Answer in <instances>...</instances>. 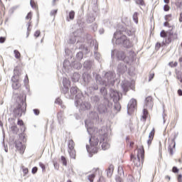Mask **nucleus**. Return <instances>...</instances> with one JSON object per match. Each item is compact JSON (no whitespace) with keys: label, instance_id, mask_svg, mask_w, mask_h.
Masks as SVG:
<instances>
[{"label":"nucleus","instance_id":"nucleus-1","mask_svg":"<svg viewBox=\"0 0 182 182\" xmlns=\"http://www.w3.org/2000/svg\"><path fill=\"white\" fill-rule=\"evenodd\" d=\"M95 80L97 83L101 85L102 86H109V85H114L116 82V73L113 71H109L105 73L104 78L102 79V77L99 75H95Z\"/></svg>","mask_w":182,"mask_h":182},{"label":"nucleus","instance_id":"nucleus-2","mask_svg":"<svg viewBox=\"0 0 182 182\" xmlns=\"http://www.w3.org/2000/svg\"><path fill=\"white\" fill-rule=\"evenodd\" d=\"M85 97L82 93H78L75 95V106H76L80 112V113H82V112H87V110H90L92 109V104L89 101H83Z\"/></svg>","mask_w":182,"mask_h":182},{"label":"nucleus","instance_id":"nucleus-3","mask_svg":"<svg viewBox=\"0 0 182 182\" xmlns=\"http://www.w3.org/2000/svg\"><path fill=\"white\" fill-rule=\"evenodd\" d=\"M16 103L18 107L14 109V113L16 117H21L26 110V104H25V98L23 95L17 97Z\"/></svg>","mask_w":182,"mask_h":182},{"label":"nucleus","instance_id":"nucleus-4","mask_svg":"<svg viewBox=\"0 0 182 182\" xmlns=\"http://www.w3.org/2000/svg\"><path fill=\"white\" fill-rule=\"evenodd\" d=\"M117 35H120V32L117 31L114 33L112 42H114L115 41V43L117 45H122V46H124V48H127V49L133 46V43H131L130 40L127 39L126 36H121L120 37H117Z\"/></svg>","mask_w":182,"mask_h":182},{"label":"nucleus","instance_id":"nucleus-5","mask_svg":"<svg viewBox=\"0 0 182 182\" xmlns=\"http://www.w3.org/2000/svg\"><path fill=\"white\" fill-rule=\"evenodd\" d=\"M131 161H133L134 166L136 167H141V164H143V161H144V149H138L136 157L131 155Z\"/></svg>","mask_w":182,"mask_h":182},{"label":"nucleus","instance_id":"nucleus-6","mask_svg":"<svg viewBox=\"0 0 182 182\" xmlns=\"http://www.w3.org/2000/svg\"><path fill=\"white\" fill-rule=\"evenodd\" d=\"M90 147L89 145L86 146L87 151L91 154H96L97 153V145L99 144V138L96 136H92L89 139Z\"/></svg>","mask_w":182,"mask_h":182},{"label":"nucleus","instance_id":"nucleus-7","mask_svg":"<svg viewBox=\"0 0 182 182\" xmlns=\"http://www.w3.org/2000/svg\"><path fill=\"white\" fill-rule=\"evenodd\" d=\"M109 95H110L111 99H112L114 103V109L117 110V112H120V109H122V106H120V103L119 102V101L120 100V95H119V92L113 89H111L109 91Z\"/></svg>","mask_w":182,"mask_h":182},{"label":"nucleus","instance_id":"nucleus-8","mask_svg":"<svg viewBox=\"0 0 182 182\" xmlns=\"http://www.w3.org/2000/svg\"><path fill=\"white\" fill-rule=\"evenodd\" d=\"M117 57V60H122V62H129L127 57L126 56V52L122 50H113L111 52L112 59H114Z\"/></svg>","mask_w":182,"mask_h":182},{"label":"nucleus","instance_id":"nucleus-9","mask_svg":"<svg viewBox=\"0 0 182 182\" xmlns=\"http://www.w3.org/2000/svg\"><path fill=\"white\" fill-rule=\"evenodd\" d=\"M100 144L101 145L102 150H107V149L110 148L107 134L105 133L104 134L100 135Z\"/></svg>","mask_w":182,"mask_h":182},{"label":"nucleus","instance_id":"nucleus-10","mask_svg":"<svg viewBox=\"0 0 182 182\" xmlns=\"http://www.w3.org/2000/svg\"><path fill=\"white\" fill-rule=\"evenodd\" d=\"M68 151L71 159H76V151H75V142L70 139L68 141Z\"/></svg>","mask_w":182,"mask_h":182},{"label":"nucleus","instance_id":"nucleus-11","mask_svg":"<svg viewBox=\"0 0 182 182\" xmlns=\"http://www.w3.org/2000/svg\"><path fill=\"white\" fill-rule=\"evenodd\" d=\"M177 39V33H173V31H167V38H165V41H163V45H168L171 43L172 41Z\"/></svg>","mask_w":182,"mask_h":182},{"label":"nucleus","instance_id":"nucleus-12","mask_svg":"<svg viewBox=\"0 0 182 182\" xmlns=\"http://www.w3.org/2000/svg\"><path fill=\"white\" fill-rule=\"evenodd\" d=\"M68 91H64V95L65 96V97H67V99H73L75 95H77L78 93L80 92H77V87H72L70 88V95L69 94V92H68Z\"/></svg>","mask_w":182,"mask_h":182},{"label":"nucleus","instance_id":"nucleus-13","mask_svg":"<svg viewBox=\"0 0 182 182\" xmlns=\"http://www.w3.org/2000/svg\"><path fill=\"white\" fill-rule=\"evenodd\" d=\"M137 105V102L135 99H132L127 105V113L130 114V113L134 112V109H136V106Z\"/></svg>","mask_w":182,"mask_h":182},{"label":"nucleus","instance_id":"nucleus-14","mask_svg":"<svg viewBox=\"0 0 182 182\" xmlns=\"http://www.w3.org/2000/svg\"><path fill=\"white\" fill-rule=\"evenodd\" d=\"M80 36H82V35H79V33H77V31H75L74 33H73L71 37L69 39V43L73 44L76 42V41H77V45H78L79 38H80Z\"/></svg>","mask_w":182,"mask_h":182},{"label":"nucleus","instance_id":"nucleus-15","mask_svg":"<svg viewBox=\"0 0 182 182\" xmlns=\"http://www.w3.org/2000/svg\"><path fill=\"white\" fill-rule=\"evenodd\" d=\"M121 86L124 93H127V92H129V89H130L132 86V83L127 80H124L122 82Z\"/></svg>","mask_w":182,"mask_h":182},{"label":"nucleus","instance_id":"nucleus-16","mask_svg":"<svg viewBox=\"0 0 182 182\" xmlns=\"http://www.w3.org/2000/svg\"><path fill=\"white\" fill-rule=\"evenodd\" d=\"M15 146L16 150H18L21 154H23V151H25V146L22 144V142L19 140L15 141Z\"/></svg>","mask_w":182,"mask_h":182},{"label":"nucleus","instance_id":"nucleus-17","mask_svg":"<svg viewBox=\"0 0 182 182\" xmlns=\"http://www.w3.org/2000/svg\"><path fill=\"white\" fill-rule=\"evenodd\" d=\"M97 82H95L94 80H92L90 82L88 90L91 92H95V90H99V85H97Z\"/></svg>","mask_w":182,"mask_h":182},{"label":"nucleus","instance_id":"nucleus-18","mask_svg":"<svg viewBox=\"0 0 182 182\" xmlns=\"http://www.w3.org/2000/svg\"><path fill=\"white\" fill-rule=\"evenodd\" d=\"M63 85L64 88L63 92H69V87L70 86V81L66 77L63 78Z\"/></svg>","mask_w":182,"mask_h":182},{"label":"nucleus","instance_id":"nucleus-19","mask_svg":"<svg viewBox=\"0 0 182 182\" xmlns=\"http://www.w3.org/2000/svg\"><path fill=\"white\" fill-rule=\"evenodd\" d=\"M153 105H154L153 97H151L150 96L147 97L145 99V106H146V109H152Z\"/></svg>","mask_w":182,"mask_h":182},{"label":"nucleus","instance_id":"nucleus-20","mask_svg":"<svg viewBox=\"0 0 182 182\" xmlns=\"http://www.w3.org/2000/svg\"><path fill=\"white\" fill-rule=\"evenodd\" d=\"M63 70L68 73L72 71V65H70V62L68 60H65L63 63Z\"/></svg>","mask_w":182,"mask_h":182},{"label":"nucleus","instance_id":"nucleus-21","mask_svg":"<svg viewBox=\"0 0 182 182\" xmlns=\"http://www.w3.org/2000/svg\"><path fill=\"white\" fill-rule=\"evenodd\" d=\"M97 110L100 114H105L107 113V107L104 104H100L98 105Z\"/></svg>","mask_w":182,"mask_h":182},{"label":"nucleus","instance_id":"nucleus-22","mask_svg":"<svg viewBox=\"0 0 182 182\" xmlns=\"http://www.w3.org/2000/svg\"><path fill=\"white\" fill-rule=\"evenodd\" d=\"M79 29H77L75 32H77L79 35H82L83 33V28H85V23L82 21V20H78L77 22Z\"/></svg>","mask_w":182,"mask_h":182},{"label":"nucleus","instance_id":"nucleus-23","mask_svg":"<svg viewBox=\"0 0 182 182\" xmlns=\"http://www.w3.org/2000/svg\"><path fill=\"white\" fill-rule=\"evenodd\" d=\"M98 48H99V46L95 43V52H94L95 58L96 60H97L98 62H102V55H100V53L97 52Z\"/></svg>","mask_w":182,"mask_h":182},{"label":"nucleus","instance_id":"nucleus-24","mask_svg":"<svg viewBox=\"0 0 182 182\" xmlns=\"http://www.w3.org/2000/svg\"><path fill=\"white\" fill-rule=\"evenodd\" d=\"M117 70L119 73H124L127 70V67L124 63H120L117 66Z\"/></svg>","mask_w":182,"mask_h":182},{"label":"nucleus","instance_id":"nucleus-25","mask_svg":"<svg viewBox=\"0 0 182 182\" xmlns=\"http://www.w3.org/2000/svg\"><path fill=\"white\" fill-rule=\"evenodd\" d=\"M11 81L13 82L12 83V87L15 90L17 89H19L21 87V84L19 83V80H16L14 77H11Z\"/></svg>","mask_w":182,"mask_h":182},{"label":"nucleus","instance_id":"nucleus-26","mask_svg":"<svg viewBox=\"0 0 182 182\" xmlns=\"http://www.w3.org/2000/svg\"><path fill=\"white\" fill-rule=\"evenodd\" d=\"M83 67L87 70H90V69H92V68H93V61L92 60L85 61L83 64Z\"/></svg>","mask_w":182,"mask_h":182},{"label":"nucleus","instance_id":"nucleus-27","mask_svg":"<svg viewBox=\"0 0 182 182\" xmlns=\"http://www.w3.org/2000/svg\"><path fill=\"white\" fill-rule=\"evenodd\" d=\"M89 118L91 119L92 120H99V114L96 112L92 111L89 114Z\"/></svg>","mask_w":182,"mask_h":182},{"label":"nucleus","instance_id":"nucleus-28","mask_svg":"<svg viewBox=\"0 0 182 182\" xmlns=\"http://www.w3.org/2000/svg\"><path fill=\"white\" fill-rule=\"evenodd\" d=\"M82 79L85 83H90V82H92V77L87 73H84L82 75Z\"/></svg>","mask_w":182,"mask_h":182},{"label":"nucleus","instance_id":"nucleus-29","mask_svg":"<svg viewBox=\"0 0 182 182\" xmlns=\"http://www.w3.org/2000/svg\"><path fill=\"white\" fill-rule=\"evenodd\" d=\"M21 75H22V73H21V70L18 68H15L14 69V75H13L12 77L19 80V77H20Z\"/></svg>","mask_w":182,"mask_h":182},{"label":"nucleus","instance_id":"nucleus-30","mask_svg":"<svg viewBox=\"0 0 182 182\" xmlns=\"http://www.w3.org/2000/svg\"><path fill=\"white\" fill-rule=\"evenodd\" d=\"M114 171V166L113 165H110L107 170V177H112Z\"/></svg>","mask_w":182,"mask_h":182},{"label":"nucleus","instance_id":"nucleus-31","mask_svg":"<svg viewBox=\"0 0 182 182\" xmlns=\"http://www.w3.org/2000/svg\"><path fill=\"white\" fill-rule=\"evenodd\" d=\"M79 79H80V74L78 73H74L72 76V80L73 82H79Z\"/></svg>","mask_w":182,"mask_h":182},{"label":"nucleus","instance_id":"nucleus-32","mask_svg":"<svg viewBox=\"0 0 182 182\" xmlns=\"http://www.w3.org/2000/svg\"><path fill=\"white\" fill-rule=\"evenodd\" d=\"M85 127H86V128H87V133H88L89 134H90V135L93 134L92 133V130H93V128H92V127H90V126H89V120H87V119L85 120Z\"/></svg>","mask_w":182,"mask_h":182},{"label":"nucleus","instance_id":"nucleus-33","mask_svg":"<svg viewBox=\"0 0 182 182\" xmlns=\"http://www.w3.org/2000/svg\"><path fill=\"white\" fill-rule=\"evenodd\" d=\"M173 147H176V141H174V139L171 140V144L168 146V151L171 156H173Z\"/></svg>","mask_w":182,"mask_h":182},{"label":"nucleus","instance_id":"nucleus-34","mask_svg":"<svg viewBox=\"0 0 182 182\" xmlns=\"http://www.w3.org/2000/svg\"><path fill=\"white\" fill-rule=\"evenodd\" d=\"M57 117H58V122L60 123V124H63V120H64L63 113L58 112V115H57Z\"/></svg>","mask_w":182,"mask_h":182},{"label":"nucleus","instance_id":"nucleus-35","mask_svg":"<svg viewBox=\"0 0 182 182\" xmlns=\"http://www.w3.org/2000/svg\"><path fill=\"white\" fill-rule=\"evenodd\" d=\"M73 68L74 69H77V70H79L82 69V64L79 62H75L73 64Z\"/></svg>","mask_w":182,"mask_h":182},{"label":"nucleus","instance_id":"nucleus-36","mask_svg":"<svg viewBox=\"0 0 182 182\" xmlns=\"http://www.w3.org/2000/svg\"><path fill=\"white\" fill-rule=\"evenodd\" d=\"M91 100L94 103L97 104V103H99V102H100V97H99V96H97V95H95V96L92 97Z\"/></svg>","mask_w":182,"mask_h":182},{"label":"nucleus","instance_id":"nucleus-37","mask_svg":"<svg viewBox=\"0 0 182 182\" xmlns=\"http://www.w3.org/2000/svg\"><path fill=\"white\" fill-rule=\"evenodd\" d=\"M139 13L134 12L133 14V21L135 22V23H139V17H138Z\"/></svg>","mask_w":182,"mask_h":182},{"label":"nucleus","instance_id":"nucleus-38","mask_svg":"<svg viewBox=\"0 0 182 182\" xmlns=\"http://www.w3.org/2000/svg\"><path fill=\"white\" fill-rule=\"evenodd\" d=\"M100 93L102 95V96H104V99H106V96L107 95V92L106 91L105 87H102L100 89Z\"/></svg>","mask_w":182,"mask_h":182},{"label":"nucleus","instance_id":"nucleus-39","mask_svg":"<svg viewBox=\"0 0 182 182\" xmlns=\"http://www.w3.org/2000/svg\"><path fill=\"white\" fill-rule=\"evenodd\" d=\"M55 103L61 106L62 109H65L66 107L62 104V100H60V98H57L55 101Z\"/></svg>","mask_w":182,"mask_h":182},{"label":"nucleus","instance_id":"nucleus-40","mask_svg":"<svg viewBox=\"0 0 182 182\" xmlns=\"http://www.w3.org/2000/svg\"><path fill=\"white\" fill-rule=\"evenodd\" d=\"M76 59H77V60H82V59H83V53L78 52L76 54Z\"/></svg>","mask_w":182,"mask_h":182},{"label":"nucleus","instance_id":"nucleus-41","mask_svg":"<svg viewBox=\"0 0 182 182\" xmlns=\"http://www.w3.org/2000/svg\"><path fill=\"white\" fill-rule=\"evenodd\" d=\"M176 75L177 79H178V80H180L181 83H182V79H181V77H182V73H181V71H177L176 73Z\"/></svg>","mask_w":182,"mask_h":182},{"label":"nucleus","instance_id":"nucleus-42","mask_svg":"<svg viewBox=\"0 0 182 182\" xmlns=\"http://www.w3.org/2000/svg\"><path fill=\"white\" fill-rule=\"evenodd\" d=\"M95 177H96V175H95L94 173H92L87 176V180H89L90 182H93V180H95Z\"/></svg>","mask_w":182,"mask_h":182},{"label":"nucleus","instance_id":"nucleus-43","mask_svg":"<svg viewBox=\"0 0 182 182\" xmlns=\"http://www.w3.org/2000/svg\"><path fill=\"white\" fill-rule=\"evenodd\" d=\"M148 114H149V112H147V109H144L142 119H144V120H146V119H147Z\"/></svg>","mask_w":182,"mask_h":182},{"label":"nucleus","instance_id":"nucleus-44","mask_svg":"<svg viewBox=\"0 0 182 182\" xmlns=\"http://www.w3.org/2000/svg\"><path fill=\"white\" fill-rule=\"evenodd\" d=\"M11 130L12 133H14V134H16V133H18V131L19 129H18V127H16V126H12V127H11Z\"/></svg>","mask_w":182,"mask_h":182},{"label":"nucleus","instance_id":"nucleus-45","mask_svg":"<svg viewBox=\"0 0 182 182\" xmlns=\"http://www.w3.org/2000/svg\"><path fill=\"white\" fill-rule=\"evenodd\" d=\"M136 5H140L141 6H144L146 4L144 3V0H136Z\"/></svg>","mask_w":182,"mask_h":182},{"label":"nucleus","instance_id":"nucleus-46","mask_svg":"<svg viewBox=\"0 0 182 182\" xmlns=\"http://www.w3.org/2000/svg\"><path fill=\"white\" fill-rule=\"evenodd\" d=\"M16 59H19L21 58V53L18 50H14V51Z\"/></svg>","mask_w":182,"mask_h":182},{"label":"nucleus","instance_id":"nucleus-47","mask_svg":"<svg viewBox=\"0 0 182 182\" xmlns=\"http://www.w3.org/2000/svg\"><path fill=\"white\" fill-rule=\"evenodd\" d=\"M127 182H134V178L132 175H129L127 178Z\"/></svg>","mask_w":182,"mask_h":182},{"label":"nucleus","instance_id":"nucleus-48","mask_svg":"<svg viewBox=\"0 0 182 182\" xmlns=\"http://www.w3.org/2000/svg\"><path fill=\"white\" fill-rule=\"evenodd\" d=\"M68 16H69L70 19H71V20L75 19V11H70Z\"/></svg>","mask_w":182,"mask_h":182},{"label":"nucleus","instance_id":"nucleus-49","mask_svg":"<svg viewBox=\"0 0 182 182\" xmlns=\"http://www.w3.org/2000/svg\"><path fill=\"white\" fill-rule=\"evenodd\" d=\"M61 161L63 166H68V161H66V158L63 156H61Z\"/></svg>","mask_w":182,"mask_h":182},{"label":"nucleus","instance_id":"nucleus-50","mask_svg":"<svg viewBox=\"0 0 182 182\" xmlns=\"http://www.w3.org/2000/svg\"><path fill=\"white\" fill-rule=\"evenodd\" d=\"M161 38H167V32H166L164 30L161 31L160 33Z\"/></svg>","mask_w":182,"mask_h":182},{"label":"nucleus","instance_id":"nucleus-51","mask_svg":"<svg viewBox=\"0 0 182 182\" xmlns=\"http://www.w3.org/2000/svg\"><path fill=\"white\" fill-rule=\"evenodd\" d=\"M178 65V63H177V62H175L174 63L173 62H171L168 63V65L171 68H176V66H177Z\"/></svg>","mask_w":182,"mask_h":182},{"label":"nucleus","instance_id":"nucleus-52","mask_svg":"<svg viewBox=\"0 0 182 182\" xmlns=\"http://www.w3.org/2000/svg\"><path fill=\"white\" fill-rule=\"evenodd\" d=\"M18 8H19V6H14L11 7L10 9V12H11V14H14V12H15V11H16V9H18Z\"/></svg>","mask_w":182,"mask_h":182},{"label":"nucleus","instance_id":"nucleus-53","mask_svg":"<svg viewBox=\"0 0 182 182\" xmlns=\"http://www.w3.org/2000/svg\"><path fill=\"white\" fill-rule=\"evenodd\" d=\"M154 129L151 130V132L149 133V139H154Z\"/></svg>","mask_w":182,"mask_h":182},{"label":"nucleus","instance_id":"nucleus-54","mask_svg":"<svg viewBox=\"0 0 182 182\" xmlns=\"http://www.w3.org/2000/svg\"><path fill=\"white\" fill-rule=\"evenodd\" d=\"M22 170H23L24 176H26V174H28V168L22 166Z\"/></svg>","mask_w":182,"mask_h":182},{"label":"nucleus","instance_id":"nucleus-55","mask_svg":"<svg viewBox=\"0 0 182 182\" xmlns=\"http://www.w3.org/2000/svg\"><path fill=\"white\" fill-rule=\"evenodd\" d=\"M154 77V72H151L149 73V82H151V80Z\"/></svg>","mask_w":182,"mask_h":182},{"label":"nucleus","instance_id":"nucleus-56","mask_svg":"<svg viewBox=\"0 0 182 182\" xmlns=\"http://www.w3.org/2000/svg\"><path fill=\"white\" fill-rule=\"evenodd\" d=\"M125 33L128 36H132V35H133V32H132V31H129V30H127V29L125 30Z\"/></svg>","mask_w":182,"mask_h":182},{"label":"nucleus","instance_id":"nucleus-57","mask_svg":"<svg viewBox=\"0 0 182 182\" xmlns=\"http://www.w3.org/2000/svg\"><path fill=\"white\" fill-rule=\"evenodd\" d=\"M37 172H38V167L34 166L32 168L31 173H32V174H36Z\"/></svg>","mask_w":182,"mask_h":182},{"label":"nucleus","instance_id":"nucleus-58","mask_svg":"<svg viewBox=\"0 0 182 182\" xmlns=\"http://www.w3.org/2000/svg\"><path fill=\"white\" fill-rule=\"evenodd\" d=\"M56 14H58V10H52L50 11V16H55V15H56Z\"/></svg>","mask_w":182,"mask_h":182},{"label":"nucleus","instance_id":"nucleus-59","mask_svg":"<svg viewBox=\"0 0 182 182\" xmlns=\"http://www.w3.org/2000/svg\"><path fill=\"white\" fill-rule=\"evenodd\" d=\"M41 36V31H36L34 33V36L36 38H39V36Z\"/></svg>","mask_w":182,"mask_h":182},{"label":"nucleus","instance_id":"nucleus-60","mask_svg":"<svg viewBox=\"0 0 182 182\" xmlns=\"http://www.w3.org/2000/svg\"><path fill=\"white\" fill-rule=\"evenodd\" d=\"M115 180L117 182H123V179L120 176H116Z\"/></svg>","mask_w":182,"mask_h":182},{"label":"nucleus","instance_id":"nucleus-61","mask_svg":"<svg viewBox=\"0 0 182 182\" xmlns=\"http://www.w3.org/2000/svg\"><path fill=\"white\" fill-rule=\"evenodd\" d=\"M39 166L42 168L43 171L46 170V168L45 167V164H43L42 162L39 163Z\"/></svg>","mask_w":182,"mask_h":182},{"label":"nucleus","instance_id":"nucleus-62","mask_svg":"<svg viewBox=\"0 0 182 182\" xmlns=\"http://www.w3.org/2000/svg\"><path fill=\"white\" fill-rule=\"evenodd\" d=\"M33 112L34 114H36V116H39V113H40L39 109H34L33 110Z\"/></svg>","mask_w":182,"mask_h":182},{"label":"nucleus","instance_id":"nucleus-63","mask_svg":"<svg viewBox=\"0 0 182 182\" xmlns=\"http://www.w3.org/2000/svg\"><path fill=\"white\" fill-rule=\"evenodd\" d=\"M172 171L173 173H178V169L177 168V167L173 166L172 168Z\"/></svg>","mask_w":182,"mask_h":182},{"label":"nucleus","instance_id":"nucleus-64","mask_svg":"<svg viewBox=\"0 0 182 182\" xmlns=\"http://www.w3.org/2000/svg\"><path fill=\"white\" fill-rule=\"evenodd\" d=\"M97 182H105V178H103V176L100 177Z\"/></svg>","mask_w":182,"mask_h":182}]
</instances>
